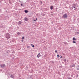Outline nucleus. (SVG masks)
<instances>
[{"mask_svg":"<svg viewBox=\"0 0 79 79\" xmlns=\"http://www.w3.org/2000/svg\"><path fill=\"white\" fill-rule=\"evenodd\" d=\"M22 41L23 42V40H22Z\"/></svg>","mask_w":79,"mask_h":79,"instance_id":"nucleus-29","label":"nucleus"},{"mask_svg":"<svg viewBox=\"0 0 79 79\" xmlns=\"http://www.w3.org/2000/svg\"><path fill=\"white\" fill-rule=\"evenodd\" d=\"M20 33H21V32H18L17 33V35H19V34H20Z\"/></svg>","mask_w":79,"mask_h":79,"instance_id":"nucleus-11","label":"nucleus"},{"mask_svg":"<svg viewBox=\"0 0 79 79\" xmlns=\"http://www.w3.org/2000/svg\"><path fill=\"white\" fill-rule=\"evenodd\" d=\"M3 27V26H2V24H1V25H0V27Z\"/></svg>","mask_w":79,"mask_h":79,"instance_id":"nucleus-12","label":"nucleus"},{"mask_svg":"<svg viewBox=\"0 0 79 79\" xmlns=\"http://www.w3.org/2000/svg\"><path fill=\"white\" fill-rule=\"evenodd\" d=\"M72 10H73V8H72Z\"/></svg>","mask_w":79,"mask_h":79,"instance_id":"nucleus-33","label":"nucleus"},{"mask_svg":"<svg viewBox=\"0 0 79 79\" xmlns=\"http://www.w3.org/2000/svg\"><path fill=\"white\" fill-rule=\"evenodd\" d=\"M57 57L58 58H59V57H60V56H59V55L58 54L57 55Z\"/></svg>","mask_w":79,"mask_h":79,"instance_id":"nucleus-14","label":"nucleus"},{"mask_svg":"<svg viewBox=\"0 0 79 79\" xmlns=\"http://www.w3.org/2000/svg\"><path fill=\"white\" fill-rule=\"evenodd\" d=\"M62 56H61V57H60V58H62Z\"/></svg>","mask_w":79,"mask_h":79,"instance_id":"nucleus-25","label":"nucleus"},{"mask_svg":"<svg viewBox=\"0 0 79 79\" xmlns=\"http://www.w3.org/2000/svg\"><path fill=\"white\" fill-rule=\"evenodd\" d=\"M24 12H25V13H27L28 12V10H24Z\"/></svg>","mask_w":79,"mask_h":79,"instance_id":"nucleus-6","label":"nucleus"},{"mask_svg":"<svg viewBox=\"0 0 79 79\" xmlns=\"http://www.w3.org/2000/svg\"><path fill=\"white\" fill-rule=\"evenodd\" d=\"M73 8H75V6H73Z\"/></svg>","mask_w":79,"mask_h":79,"instance_id":"nucleus-19","label":"nucleus"},{"mask_svg":"<svg viewBox=\"0 0 79 79\" xmlns=\"http://www.w3.org/2000/svg\"><path fill=\"white\" fill-rule=\"evenodd\" d=\"M24 39V37H22V39H23H23Z\"/></svg>","mask_w":79,"mask_h":79,"instance_id":"nucleus-18","label":"nucleus"},{"mask_svg":"<svg viewBox=\"0 0 79 79\" xmlns=\"http://www.w3.org/2000/svg\"><path fill=\"white\" fill-rule=\"evenodd\" d=\"M72 66H74L73 65Z\"/></svg>","mask_w":79,"mask_h":79,"instance_id":"nucleus-34","label":"nucleus"},{"mask_svg":"<svg viewBox=\"0 0 79 79\" xmlns=\"http://www.w3.org/2000/svg\"><path fill=\"white\" fill-rule=\"evenodd\" d=\"M66 61V59H65L64 60V61Z\"/></svg>","mask_w":79,"mask_h":79,"instance_id":"nucleus-20","label":"nucleus"},{"mask_svg":"<svg viewBox=\"0 0 79 79\" xmlns=\"http://www.w3.org/2000/svg\"><path fill=\"white\" fill-rule=\"evenodd\" d=\"M29 46L28 47V46L27 47V48H29Z\"/></svg>","mask_w":79,"mask_h":79,"instance_id":"nucleus-26","label":"nucleus"},{"mask_svg":"<svg viewBox=\"0 0 79 79\" xmlns=\"http://www.w3.org/2000/svg\"><path fill=\"white\" fill-rule=\"evenodd\" d=\"M40 53H39L37 56V57L38 58H39V57H40Z\"/></svg>","mask_w":79,"mask_h":79,"instance_id":"nucleus-5","label":"nucleus"},{"mask_svg":"<svg viewBox=\"0 0 79 79\" xmlns=\"http://www.w3.org/2000/svg\"><path fill=\"white\" fill-rule=\"evenodd\" d=\"M10 36L11 35L9 33H7L6 35V39H10Z\"/></svg>","mask_w":79,"mask_h":79,"instance_id":"nucleus-1","label":"nucleus"},{"mask_svg":"<svg viewBox=\"0 0 79 79\" xmlns=\"http://www.w3.org/2000/svg\"><path fill=\"white\" fill-rule=\"evenodd\" d=\"M55 53H57V51L56 50L55 51Z\"/></svg>","mask_w":79,"mask_h":79,"instance_id":"nucleus-17","label":"nucleus"},{"mask_svg":"<svg viewBox=\"0 0 79 79\" xmlns=\"http://www.w3.org/2000/svg\"><path fill=\"white\" fill-rule=\"evenodd\" d=\"M79 68H78V69H77V70H79Z\"/></svg>","mask_w":79,"mask_h":79,"instance_id":"nucleus-24","label":"nucleus"},{"mask_svg":"<svg viewBox=\"0 0 79 79\" xmlns=\"http://www.w3.org/2000/svg\"><path fill=\"white\" fill-rule=\"evenodd\" d=\"M32 47H34V45H33L32 46Z\"/></svg>","mask_w":79,"mask_h":79,"instance_id":"nucleus-21","label":"nucleus"},{"mask_svg":"<svg viewBox=\"0 0 79 79\" xmlns=\"http://www.w3.org/2000/svg\"><path fill=\"white\" fill-rule=\"evenodd\" d=\"M28 20H29V19H28L26 17L25 18L24 21H27Z\"/></svg>","mask_w":79,"mask_h":79,"instance_id":"nucleus-4","label":"nucleus"},{"mask_svg":"<svg viewBox=\"0 0 79 79\" xmlns=\"http://www.w3.org/2000/svg\"><path fill=\"white\" fill-rule=\"evenodd\" d=\"M77 34H79V32H77Z\"/></svg>","mask_w":79,"mask_h":79,"instance_id":"nucleus-22","label":"nucleus"},{"mask_svg":"<svg viewBox=\"0 0 79 79\" xmlns=\"http://www.w3.org/2000/svg\"><path fill=\"white\" fill-rule=\"evenodd\" d=\"M6 53H7V51H6Z\"/></svg>","mask_w":79,"mask_h":79,"instance_id":"nucleus-32","label":"nucleus"},{"mask_svg":"<svg viewBox=\"0 0 79 79\" xmlns=\"http://www.w3.org/2000/svg\"><path fill=\"white\" fill-rule=\"evenodd\" d=\"M41 3H42V2H41Z\"/></svg>","mask_w":79,"mask_h":79,"instance_id":"nucleus-31","label":"nucleus"},{"mask_svg":"<svg viewBox=\"0 0 79 79\" xmlns=\"http://www.w3.org/2000/svg\"><path fill=\"white\" fill-rule=\"evenodd\" d=\"M73 40H76V39H75V37H73Z\"/></svg>","mask_w":79,"mask_h":79,"instance_id":"nucleus-10","label":"nucleus"},{"mask_svg":"<svg viewBox=\"0 0 79 79\" xmlns=\"http://www.w3.org/2000/svg\"><path fill=\"white\" fill-rule=\"evenodd\" d=\"M73 43H74V44H76V42H75V41H73Z\"/></svg>","mask_w":79,"mask_h":79,"instance_id":"nucleus-13","label":"nucleus"},{"mask_svg":"<svg viewBox=\"0 0 79 79\" xmlns=\"http://www.w3.org/2000/svg\"><path fill=\"white\" fill-rule=\"evenodd\" d=\"M66 43H64V44H65Z\"/></svg>","mask_w":79,"mask_h":79,"instance_id":"nucleus-28","label":"nucleus"},{"mask_svg":"<svg viewBox=\"0 0 79 79\" xmlns=\"http://www.w3.org/2000/svg\"><path fill=\"white\" fill-rule=\"evenodd\" d=\"M10 77L11 78H13V77H14V76H13V75H11L10 76Z\"/></svg>","mask_w":79,"mask_h":79,"instance_id":"nucleus-9","label":"nucleus"},{"mask_svg":"<svg viewBox=\"0 0 79 79\" xmlns=\"http://www.w3.org/2000/svg\"><path fill=\"white\" fill-rule=\"evenodd\" d=\"M31 46L32 45V44H31Z\"/></svg>","mask_w":79,"mask_h":79,"instance_id":"nucleus-30","label":"nucleus"},{"mask_svg":"<svg viewBox=\"0 0 79 79\" xmlns=\"http://www.w3.org/2000/svg\"><path fill=\"white\" fill-rule=\"evenodd\" d=\"M43 16H44V15H43Z\"/></svg>","mask_w":79,"mask_h":79,"instance_id":"nucleus-36","label":"nucleus"},{"mask_svg":"<svg viewBox=\"0 0 79 79\" xmlns=\"http://www.w3.org/2000/svg\"><path fill=\"white\" fill-rule=\"evenodd\" d=\"M53 6H52L50 7V9H51V10H53Z\"/></svg>","mask_w":79,"mask_h":79,"instance_id":"nucleus-7","label":"nucleus"},{"mask_svg":"<svg viewBox=\"0 0 79 79\" xmlns=\"http://www.w3.org/2000/svg\"><path fill=\"white\" fill-rule=\"evenodd\" d=\"M1 10H0V11Z\"/></svg>","mask_w":79,"mask_h":79,"instance_id":"nucleus-35","label":"nucleus"},{"mask_svg":"<svg viewBox=\"0 0 79 79\" xmlns=\"http://www.w3.org/2000/svg\"><path fill=\"white\" fill-rule=\"evenodd\" d=\"M0 66L1 68H4L5 65L4 64H1Z\"/></svg>","mask_w":79,"mask_h":79,"instance_id":"nucleus-3","label":"nucleus"},{"mask_svg":"<svg viewBox=\"0 0 79 79\" xmlns=\"http://www.w3.org/2000/svg\"><path fill=\"white\" fill-rule=\"evenodd\" d=\"M21 6H23V4H21Z\"/></svg>","mask_w":79,"mask_h":79,"instance_id":"nucleus-15","label":"nucleus"},{"mask_svg":"<svg viewBox=\"0 0 79 79\" xmlns=\"http://www.w3.org/2000/svg\"><path fill=\"white\" fill-rule=\"evenodd\" d=\"M63 17L64 19H66L68 18V15L66 14H65L63 15Z\"/></svg>","mask_w":79,"mask_h":79,"instance_id":"nucleus-2","label":"nucleus"},{"mask_svg":"<svg viewBox=\"0 0 79 79\" xmlns=\"http://www.w3.org/2000/svg\"><path fill=\"white\" fill-rule=\"evenodd\" d=\"M36 20H37V19H36L35 20H34V21H36Z\"/></svg>","mask_w":79,"mask_h":79,"instance_id":"nucleus-23","label":"nucleus"},{"mask_svg":"<svg viewBox=\"0 0 79 79\" xmlns=\"http://www.w3.org/2000/svg\"><path fill=\"white\" fill-rule=\"evenodd\" d=\"M76 9H76V8L74 10H76Z\"/></svg>","mask_w":79,"mask_h":79,"instance_id":"nucleus-27","label":"nucleus"},{"mask_svg":"<svg viewBox=\"0 0 79 79\" xmlns=\"http://www.w3.org/2000/svg\"><path fill=\"white\" fill-rule=\"evenodd\" d=\"M57 9H58V8H57L56 9V11H57Z\"/></svg>","mask_w":79,"mask_h":79,"instance_id":"nucleus-16","label":"nucleus"},{"mask_svg":"<svg viewBox=\"0 0 79 79\" xmlns=\"http://www.w3.org/2000/svg\"><path fill=\"white\" fill-rule=\"evenodd\" d=\"M22 22L21 21H19V22H18V24H21Z\"/></svg>","mask_w":79,"mask_h":79,"instance_id":"nucleus-8","label":"nucleus"}]
</instances>
